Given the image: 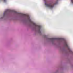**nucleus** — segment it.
<instances>
[{
    "instance_id": "nucleus-3",
    "label": "nucleus",
    "mask_w": 73,
    "mask_h": 73,
    "mask_svg": "<svg viewBox=\"0 0 73 73\" xmlns=\"http://www.w3.org/2000/svg\"><path fill=\"white\" fill-rule=\"evenodd\" d=\"M63 68H64V67H63V66H62H62L61 67V69H62H62H63Z\"/></svg>"
},
{
    "instance_id": "nucleus-4",
    "label": "nucleus",
    "mask_w": 73,
    "mask_h": 73,
    "mask_svg": "<svg viewBox=\"0 0 73 73\" xmlns=\"http://www.w3.org/2000/svg\"><path fill=\"white\" fill-rule=\"evenodd\" d=\"M3 1L4 3H6L7 2V0H3Z\"/></svg>"
},
{
    "instance_id": "nucleus-1",
    "label": "nucleus",
    "mask_w": 73,
    "mask_h": 73,
    "mask_svg": "<svg viewBox=\"0 0 73 73\" xmlns=\"http://www.w3.org/2000/svg\"><path fill=\"white\" fill-rule=\"evenodd\" d=\"M17 13H18L14 10L7 9L4 12L3 16L0 17V20L6 19L13 21H19L22 22L24 25L27 27L29 26V24L31 23L33 25L31 27L32 31L35 32V33H38L40 36H42L41 32L42 30L41 26L37 25L36 23L32 21L29 17L19 15Z\"/></svg>"
},
{
    "instance_id": "nucleus-2",
    "label": "nucleus",
    "mask_w": 73,
    "mask_h": 73,
    "mask_svg": "<svg viewBox=\"0 0 73 73\" xmlns=\"http://www.w3.org/2000/svg\"><path fill=\"white\" fill-rule=\"evenodd\" d=\"M44 1L46 6L51 9H52L53 8V5H55L58 4V0L55 2H52L46 0H44Z\"/></svg>"
},
{
    "instance_id": "nucleus-5",
    "label": "nucleus",
    "mask_w": 73,
    "mask_h": 73,
    "mask_svg": "<svg viewBox=\"0 0 73 73\" xmlns=\"http://www.w3.org/2000/svg\"><path fill=\"white\" fill-rule=\"evenodd\" d=\"M71 2L73 4V0H71Z\"/></svg>"
}]
</instances>
